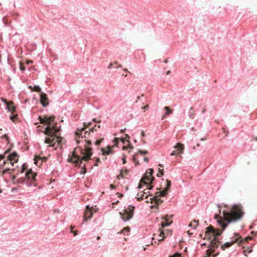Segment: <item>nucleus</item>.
Listing matches in <instances>:
<instances>
[{
  "mask_svg": "<svg viewBox=\"0 0 257 257\" xmlns=\"http://www.w3.org/2000/svg\"><path fill=\"white\" fill-rule=\"evenodd\" d=\"M144 161H145V162H148V161H149V158H147V157H145V158H144Z\"/></svg>",
  "mask_w": 257,
  "mask_h": 257,
  "instance_id": "de8ad7c7",
  "label": "nucleus"
},
{
  "mask_svg": "<svg viewBox=\"0 0 257 257\" xmlns=\"http://www.w3.org/2000/svg\"><path fill=\"white\" fill-rule=\"evenodd\" d=\"M127 172H128V171H127V170H124V172H125V173H127Z\"/></svg>",
  "mask_w": 257,
  "mask_h": 257,
  "instance_id": "774afa93",
  "label": "nucleus"
},
{
  "mask_svg": "<svg viewBox=\"0 0 257 257\" xmlns=\"http://www.w3.org/2000/svg\"><path fill=\"white\" fill-rule=\"evenodd\" d=\"M8 161H7V160L6 161H4L3 163L2 164L0 165V167H4L5 165H6V164H8Z\"/></svg>",
  "mask_w": 257,
  "mask_h": 257,
  "instance_id": "c9c22d12",
  "label": "nucleus"
},
{
  "mask_svg": "<svg viewBox=\"0 0 257 257\" xmlns=\"http://www.w3.org/2000/svg\"><path fill=\"white\" fill-rule=\"evenodd\" d=\"M100 161V160L99 158L97 159V162L94 164V166H98V162Z\"/></svg>",
  "mask_w": 257,
  "mask_h": 257,
  "instance_id": "a18cd8bd",
  "label": "nucleus"
},
{
  "mask_svg": "<svg viewBox=\"0 0 257 257\" xmlns=\"http://www.w3.org/2000/svg\"><path fill=\"white\" fill-rule=\"evenodd\" d=\"M119 176H121V177H123L121 173H120V174L119 176H117V177L119 178Z\"/></svg>",
  "mask_w": 257,
  "mask_h": 257,
  "instance_id": "13d9d810",
  "label": "nucleus"
},
{
  "mask_svg": "<svg viewBox=\"0 0 257 257\" xmlns=\"http://www.w3.org/2000/svg\"><path fill=\"white\" fill-rule=\"evenodd\" d=\"M32 63V61H26V63H27V64H29Z\"/></svg>",
  "mask_w": 257,
  "mask_h": 257,
  "instance_id": "603ef678",
  "label": "nucleus"
},
{
  "mask_svg": "<svg viewBox=\"0 0 257 257\" xmlns=\"http://www.w3.org/2000/svg\"><path fill=\"white\" fill-rule=\"evenodd\" d=\"M150 200H151V203L155 202V204L159 205L163 202V200L159 198L156 195V196L153 197L152 198H150Z\"/></svg>",
  "mask_w": 257,
  "mask_h": 257,
  "instance_id": "dca6fc26",
  "label": "nucleus"
},
{
  "mask_svg": "<svg viewBox=\"0 0 257 257\" xmlns=\"http://www.w3.org/2000/svg\"><path fill=\"white\" fill-rule=\"evenodd\" d=\"M193 222H194V223H195L196 224V225L193 226H194V228H196V226H197V225H198V224L199 220H193Z\"/></svg>",
  "mask_w": 257,
  "mask_h": 257,
  "instance_id": "e433bc0d",
  "label": "nucleus"
},
{
  "mask_svg": "<svg viewBox=\"0 0 257 257\" xmlns=\"http://www.w3.org/2000/svg\"><path fill=\"white\" fill-rule=\"evenodd\" d=\"M1 100L5 103L8 111L14 112L16 111V105L12 101H8L6 99L2 98Z\"/></svg>",
  "mask_w": 257,
  "mask_h": 257,
  "instance_id": "423d86ee",
  "label": "nucleus"
},
{
  "mask_svg": "<svg viewBox=\"0 0 257 257\" xmlns=\"http://www.w3.org/2000/svg\"><path fill=\"white\" fill-rule=\"evenodd\" d=\"M36 176L37 173H34L32 170H30L26 172L25 178L18 179L16 180V182H14V183L26 184V185L29 187L33 185L36 186V184L35 182L36 181Z\"/></svg>",
  "mask_w": 257,
  "mask_h": 257,
  "instance_id": "7ed1b4c3",
  "label": "nucleus"
},
{
  "mask_svg": "<svg viewBox=\"0 0 257 257\" xmlns=\"http://www.w3.org/2000/svg\"><path fill=\"white\" fill-rule=\"evenodd\" d=\"M159 172H160V175L159 174H157V176L158 177H160L161 176H162V175H163V172H162V171H163V169H162V170H160V169H159Z\"/></svg>",
  "mask_w": 257,
  "mask_h": 257,
  "instance_id": "f704fd0d",
  "label": "nucleus"
},
{
  "mask_svg": "<svg viewBox=\"0 0 257 257\" xmlns=\"http://www.w3.org/2000/svg\"><path fill=\"white\" fill-rule=\"evenodd\" d=\"M82 154H83V156L81 158L75 156V157L76 158V160L73 161L74 163H75L76 165L79 166L82 164L83 161H88L90 159L92 155L91 149L85 146V150L84 152L82 151Z\"/></svg>",
  "mask_w": 257,
  "mask_h": 257,
  "instance_id": "20e7f679",
  "label": "nucleus"
},
{
  "mask_svg": "<svg viewBox=\"0 0 257 257\" xmlns=\"http://www.w3.org/2000/svg\"><path fill=\"white\" fill-rule=\"evenodd\" d=\"M18 160V156L16 152H13L9 155L7 161L10 162L11 166H14V163H16Z\"/></svg>",
  "mask_w": 257,
  "mask_h": 257,
  "instance_id": "9d476101",
  "label": "nucleus"
},
{
  "mask_svg": "<svg viewBox=\"0 0 257 257\" xmlns=\"http://www.w3.org/2000/svg\"><path fill=\"white\" fill-rule=\"evenodd\" d=\"M142 135L143 137H144L145 136V134H144V132H142Z\"/></svg>",
  "mask_w": 257,
  "mask_h": 257,
  "instance_id": "e2e57ef3",
  "label": "nucleus"
},
{
  "mask_svg": "<svg viewBox=\"0 0 257 257\" xmlns=\"http://www.w3.org/2000/svg\"><path fill=\"white\" fill-rule=\"evenodd\" d=\"M170 257H181V256L179 254L175 253L173 255L170 256Z\"/></svg>",
  "mask_w": 257,
  "mask_h": 257,
  "instance_id": "4c0bfd02",
  "label": "nucleus"
},
{
  "mask_svg": "<svg viewBox=\"0 0 257 257\" xmlns=\"http://www.w3.org/2000/svg\"><path fill=\"white\" fill-rule=\"evenodd\" d=\"M189 226H193V224H192V223H191L189 225Z\"/></svg>",
  "mask_w": 257,
  "mask_h": 257,
  "instance_id": "338daca9",
  "label": "nucleus"
},
{
  "mask_svg": "<svg viewBox=\"0 0 257 257\" xmlns=\"http://www.w3.org/2000/svg\"><path fill=\"white\" fill-rule=\"evenodd\" d=\"M101 142V140H97L95 141V145L96 146H98L100 145V143Z\"/></svg>",
  "mask_w": 257,
  "mask_h": 257,
  "instance_id": "7c9ffc66",
  "label": "nucleus"
},
{
  "mask_svg": "<svg viewBox=\"0 0 257 257\" xmlns=\"http://www.w3.org/2000/svg\"><path fill=\"white\" fill-rule=\"evenodd\" d=\"M168 191V188H165L163 191H160L159 192H156V195H159V196L161 197H164L167 194Z\"/></svg>",
  "mask_w": 257,
  "mask_h": 257,
  "instance_id": "f3484780",
  "label": "nucleus"
},
{
  "mask_svg": "<svg viewBox=\"0 0 257 257\" xmlns=\"http://www.w3.org/2000/svg\"><path fill=\"white\" fill-rule=\"evenodd\" d=\"M126 163V160H125V159L124 158H123L122 159V163L124 164Z\"/></svg>",
  "mask_w": 257,
  "mask_h": 257,
  "instance_id": "3c124183",
  "label": "nucleus"
},
{
  "mask_svg": "<svg viewBox=\"0 0 257 257\" xmlns=\"http://www.w3.org/2000/svg\"><path fill=\"white\" fill-rule=\"evenodd\" d=\"M123 71H125V72H127V71H128L127 69H126V68L123 69Z\"/></svg>",
  "mask_w": 257,
  "mask_h": 257,
  "instance_id": "680f3d73",
  "label": "nucleus"
},
{
  "mask_svg": "<svg viewBox=\"0 0 257 257\" xmlns=\"http://www.w3.org/2000/svg\"><path fill=\"white\" fill-rule=\"evenodd\" d=\"M12 166V168H15V171L16 170V168L19 167V166L18 165H16L15 166V165H14V166Z\"/></svg>",
  "mask_w": 257,
  "mask_h": 257,
  "instance_id": "8fccbe9b",
  "label": "nucleus"
},
{
  "mask_svg": "<svg viewBox=\"0 0 257 257\" xmlns=\"http://www.w3.org/2000/svg\"><path fill=\"white\" fill-rule=\"evenodd\" d=\"M110 189H111V190L114 189H115V186H114V185H112V184H110Z\"/></svg>",
  "mask_w": 257,
  "mask_h": 257,
  "instance_id": "c03bdc74",
  "label": "nucleus"
},
{
  "mask_svg": "<svg viewBox=\"0 0 257 257\" xmlns=\"http://www.w3.org/2000/svg\"><path fill=\"white\" fill-rule=\"evenodd\" d=\"M92 207H90L89 205L86 206V211L84 215V220L87 221L90 219L92 216V213L91 212V209Z\"/></svg>",
  "mask_w": 257,
  "mask_h": 257,
  "instance_id": "9b49d317",
  "label": "nucleus"
},
{
  "mask_svg": "<svg viewBox=\"0 0 257 257\" xmlns=\"http://www.w3.org/2000/svg\"><path fill=\"white\" fill-rule=\"evenodd\" d=\"M47 160V158L46 157H44V158H41V161L42 162V163L43 162H46Z\"/></svg>",
  "mask_w": 257,
  "mask_h": 257,
  "instance_id": "a19ab883",
  "label": "nucleus"
},
{
  "mask_svg": "<svg viewBox=\"0 0 257 257\" xmlns=\"http://www.w3.org/2000/svg\"><path fill=\"white\" fill-rule=\"evenodd\" d=\"M164 108L166 110L167 112H171L172 111L170 107L168 106H165Z\"/></svg>",
  "mask_w": 257,
  "mask_h": 257,
  "instance_id": "72a5a7b5",
  "label": "nucleus"
},
{
  "mask_svg": "<svg viewBox=\"0 0 257 257\" xmlns=\"http://www.w3.org/2000/svg\"><path fill=\"white\" fill-rule=\"evenodd\" d=\"M114 66H115L116 68H121L122 67L121 65L118 64V63L117 64H114Z\"/></svg>",
  "mask_w": 257,
  "mask_h": 257,
  "instance_id": "58836bf2",
  "label": "nucleus"
},
{
  "mask_svg": "<svg viewBox=\"0 0 257 257\" xmlns=\"http://www.w3.org/2000/svg\"><path fill=\"white\" fill-rule=\"evenodd\" d=\"M11 178H12V181H14L15 180V179H16V176H15L13 175V176L11 177Z\"/></svg>",
  "mask_w": 257,
  "mask_h": 257,
  "instance_id": "49530a36",
  "label": "nucleus"
},
{
  "mask_svg": "<svg viewBox=\"0 0 257 257\" xmlns=\"http://www.w3.org/2000/svg\"><path fill=\"white\" fill-rule=\"evenodd\" d=\"M102 151L103 155H108L112 154L113 153V151L109 147H107L106 149H102Z\"/></svg>",
  "mask_w": 257,
  "mask_h": 257,
  "instance_id": "a211bd4d",
  "label": "nucleus"
},
{
  "mask_svg": "<svg viewBox=\"0 0 257 257\" xmlns=\"http://www.w3.org/2000/svg\"><path fill=\"white\" fill-rule=\"evenodd\" d=\"M141 98V96H138L137 99L136 100V102H138V100Z\"/></svg>",
  "mask_w": 257,
  "mask_h": 257,
  "instance_id": "864d4df0",
  "label": "nucleus"
},
{
  "mask_svg": "<svg viewBox=\"0 0 257 257\" xmlns=\"http://www.w3.org/2000/svg\"><path fill=\"white\" fill-rule=\"evenodd\" d=\"M170 225V223L168 222L167 220H165L164 222H161V225L162 227L165 226H168Z\"/></svg>",
  "mask_w": 257,
  "mask_h": 257,
  "instance_id": "b1692460",
  "label": "nucleus"
},
{
  "mask_svg": "<svg viewBox=\"0 0 257 257\" xmlns=\"http://www.w3.org/2000/svg\"><path fill=\"white\" fill-rule=\"evenodd\" d=\"M220 215L215 214L214 218L217 220L220 229H215L212 226L206 228V235L211 239L210 244L213 248L217 247L219 241L217 237L220 235L223 230L227 227L228 224L234 223L241 219L244 213L240 205H234L228 210H223L221 212L219 210Z\"/></svg>",
  "mask_w": 257,
  "mask_h": 257,
  "instance_id": "f257e3e1",
  "label": "nucleus"
},
{
  "mask_svg": "<svg viewBox=\"0 0 257 257\" xmlns=\"http://www.w3.org/2000/svg\"><path fill=\"white\" fill-rule=\"evenodd\" d=\"M10 118L11 119V120L12 121H13L14 122L18 121L19 119V118H18L17 114L12 115L10 116Z\"/></svg>",
  "mask_w": 257,
  "mask_h": 257,
  "instance_id": "4be33fe9",
  "label": "nucleus"
},
{
  "mask_svg": "<svg viewBox=\"0 0 257 257\" xmlns=\"http://www.w3.org/2000/svg\"><path fill=\"white\" fill-rule=\"evenodd\" d=\"M148 108H149V105L148 104H147L145 106L142 107V108L143 109L144 111L148 110Z\"/></svg>",
  "mask_w": 257,
  "mask_h": 257,
  "instance_id": "2f4dec72",
  "label": "nucleus"
},
{
  "mask_svg": "<svg viewBox=\"0 0 257 257\" xmlns=\"http://www.w3.org/2000/svg\"><path fill=\"white\" fill-rule=\"evenodd\" d=\"M7 167L6 169L3 171V174H6V173H10L11 174L13 172L15 171V168H12L11 165L10 163V162H8V164H6Z\"/></svg>",
  "mask_w": 257,
  "mask_h": 257,
  "instance_id": "4468645a",
  "label": "nucleus"
},
{
  "mask_svg": "<svg viewBox=\"0 0 257 257\" xmlns=\"http://www.w3.org/2000/svg\"><path fill=\"white\" fill-rule=\"evenodd\" d=\"M153 188V186H150L148 187L146 190H145L140 195L139 194H137V197H136L138 200L140 201L141 199H143L145 197V198H147L149 196L151 195L149 190H151Z\"/></svg>",
  "mask_w": 257,
  "mask_h": 257,
  "instance_id": "6e6552de",
  "label": "nucleus"
},
{
  "mask_svg": "<svg viewBox=\"0 0 257 257\" xmlns=\"http://www.w3.org/2000/svg\"><path fill=\"white\" fill-rule=\"evenodd\" d=\"M114 64H117V62H114L113 63H111L109 64V65L108 66V68L110 69L112 66H113L114 65Z\"/></svg>",
  "mask_w": 257,
  "mask_h": 257,
  "instance_id": "473e14b6",
  "label": "nucleus"
},
{
  "mask_svg": "<svg viewBox=\"0 0 257 257\" xmlns=\"http://www.w3.org/2000/svg\"><path fill=\"white\" fill-rule=\"evenodd\" d=\"M154 172V171L152 169H148L145 174V176L144 177V180L142 181V182H143L145 184H148V182L146 181L149 182H152L154 180V177H152V175Z\"/></svg>",
  "mask_w": 257,
  "mask_h": 257,
  "instance_id": "0eeeda50",
  "label": "nucleus"
},
{
  "mask_svg": "<svg viewBox=\"0 0 257 257\" xmlns=\"http://www.w3.org/2000/svg\"><path fill=\"white\" fill-rule=\"evenodd\" d=\"M86 173V165L84 164L82 167V171L80 172V174H84Z\"/></svg>",
  "mask_w": 257,
  "mask_h": 257,
  "instance_id": "a878e982",
  "label": "nucleus"
},
{
  "mask_svg": "<svg viewBox=\"0 0 257 257\" xmlns=\"http://www.w3.org/2000/svg\"><path fill=\"white\" fill-rule=\"evenodd\" d=\"M71 232L73 233L74 236H76V235L78 234V233H77V231H74L73 230H71Z\"/></svg>",
  "mask_w": 257,
  "mask_h": 257,
  "instance_id": "79ce46f5",
  "label": "nucleus"
},
{
  "mask_svg": "<svg viewBox=\"0 0 257 257\" xmlns=\"http://www.w3.org/2000/svg\"><path fill=\"white\" fill-rule=\"evenodd\" d=\"M159 166L160 167H163V165H162V164H160L159 165Z\"/></svg>",
  "mask_w": 257,
  "mask_h": 257,
  "instance_id": "0e129e2a",
  "label": "nucleus"
},
{
  "mask_svg": "<svg viewBox=\"0 0 257 257\" xmlns=\"http://www.w3.org/2000/svg\"><path fill=\"white\" fill-rule=\"evenodd\" d=\"M84 130H85V128L82 127L81 129L78 130L77 131H76L75 132V135L78 136H81V138H83V137H86L85 135H84L83 136V134H82V133L83 131H84Z\"/></svg>",
  "mask_w": 257,
  "mask_h": 257,
  "instance_id": "aec40b11",
  "label": "nucleus"
},
{
  "mask_svg": "<svg viewBox=\"0 0 257 257\" xmlns=\"http://www.w3.org/2000/svg\"><path fill=\"white\" fill-rule=\"evenodd\" d=\"M142 185H141V184H140V185H139L138 188H142Z\"/></svg>",
  "mask_w": 257,
  "mask_h": 257,
  "instance_id": "69168bd1",
  "label": "nucleus"
},
{
  "mask_svg": "<svg viewBox=\"0 0 257 257\" xmlns=\"http://www.w3.org/2000/svg\"><path fill=\"white\" fill-rule=\"evenodd\" d=\"M39 119L41 123L47 124L48 126L45 128L44 134L49 138L45 139V143L50 144L52 146H54L58 142L55 138L57 134L60 131V126H58V123L55 121V118L53 115L49 116L44 115V117L39 116Z\"/></svg>",
  "mask_w": 257,
  "mask_h": 257,
  "instance_id": "f03ea898",
  "label": "nucleus"
},
{
  "mask_svg": "<svg viewBox=\"0 0 257 257\" xmlns=\"http://www.w3.org/2000/svg\"><path fill=\"white\" fill-rule=\"evenodd\" d=\"M130 228L129 227H124L122 230H121V233L124 234H127L128 232L130 231Z\"/></svg>",
  "mask_w": 257,
  "mask_h": 257,
  "instance_id": "5701e85b",
  "label": "nucleus"
},
{
  "mask_svg": "<svg viewBox=\"0 0 257 257\" xmlns=\"http://www.w3.org/2000/svg\"><path fill=\"white\" fill-rule=\"evenodd\" d=\"M135 206L129 205L128 207L124 210L123 212H120L121 217L123 221L128 220L133 217Z\"/></svg>",
  "mask_w": 257,
  "mask_h": 257,
  "instance_id": "39448f33",
  "label": "nucleus"
},
{
  "mask_svg": "<svg viewBox=\"0 0 257 257\" xmlns=\"http://www.w3.org/2000/svg\"><path fill=\"white\" fill-rule=\"evenodd\" d=\"M92 120H93V121H94V122H100V120H97V119H96V118H93V119H92Z\"/></svg>",
  "mask_w": 257,
  "mask_h": 257,
  "instance_id": "09e8293b",
  "label": "nucleus"
},
{
  "mask_svg": "<svg viewBox=\"0 0 257 257\" xmlns=\"http://www.w3.org/2000/svg\"><path fill=\"white\" fill-rule=\"evenodd\" d=\"M161 231H164V232H165V237L166 236L169 235V234H170L171 233V232H172V231L171 230H169V229L161 230Z\"/></svg>",
  "mask_w": 257,
  "mask_h": 257,
  "instance_id": "393cba45",
  "label": "nucleus"
},
{
  "mask_svg": "<svg viewBox=\"0 0 257 257\" xmlns=\"http://www.w3.org/2000/svg\"><path fill=\"white\" fill-rule=\"evenodd\" d=\"M40 101L43 106L46 107L48 105V98L47 95L43 92L40 94Z\"/></svg>",
  "mask_w": 257,
  "mask_h": 257,
  "instance_id": "ddd939ff",
  "label": "nucleus"
},
{
  "mask_svg": "<svg viewBox=\"0 0 257 257\" xmlns=\"http://www.w3.org/2000/svg\"><path fill=\"white\" fill-rule=\"evenodd\" d=\"M236 236L234 238H232L231 241L230 242H225L224 244H223L222 245H221V248L222 249H225L226 248H228L229 247L231 246L232 244H233L234 242H236L239 238V236L236 234Z\"/></svg>",
  "mask_w": 257,
  "mask_h": 257,
  "instance_id": "f8f14e48",
  "label": "nucleus"
},
{
  "mask_svg": "<svg viewBox=\"0 0 257 257\" xmlns=\"http://www.w3.org/2000/svg\"><path fill=\"white\" fill-rule=\"evenodd\" d=\"M71 230H73V229L74 228V226H71Z\"/></svg>",
  "mask_w": 257,
  "mask_h": 257,
  "instance_id": "052dcab7",
  "label": "nucleus"
},
{
  "mask_svg": "<svg viewBox=\"0 0 257 257\" xmlns=\"http://www.w3.org/2000/svg\"><path fill=\"white\" fill-rule=\"evenodd\" d=\"M170 186H171V183L170 182H169L168 181L167 182V187H166V188H168V190L169 189L170 187Z\"/></svg>",
  "mask_w": 257,
  "mask_h": 257,
  "instance_id": "ea45409f",
  "label": "nucleus"
},
{
  "mask_svg": "<svg viewBox=\"0 0 257 257\" xmlns=\"http://www.w3.org/2000/svg\"><path fill=\"white\" fill-rule=\"evenodd\" d=\"M20 68L22 71H24L25 70V67L22 63H20Z\"/></svg>",
  "mask_w": 257,
  "mask_h": 257,
  "instance_id": "c756f323",
  "label": "nucleus"
},
{
  "mask_svg": "<svg viewBox=\"0 0 257 257\" xmlns=\"http://www.w3.org/2000/svg\"><path fill=\"white\" fill-rule=\"evenodd\" d=\"M125 130V128L123 129V130H120V132L121 133H124V131Z\"/></svg>",
  "mask_w": 257,
  "mask_h": 257,
  "instance_id": "5fc2aeb1",
  "label": "nucleus"
},
{
  "mask_svg": "<svg viewBox=\"0 0 257 257\" xmlns=\"http://www.w3.org/2000/svg\"><path fill=\"white\" fill-rule=\"evenodd\" d=\"M4 157L3 156H0V160H2V159H4Z\"/></svg>",
  "mask_w": 257,
  "mask_h": 257,
  "instance_id": "bf43d9fd",
  "label": "nucleus"
},
{
  "mask_svg": "<svg viewBox=\"0 0 257 257\" xmlns=\"http://www.w3.org/2000/svg\"><path fill=\"white\" fill-rule=\"evenodd\" d=\"M34 163L37 166H41L42 164V162L41 161V157H36L34 159Z\"/></svg>",
  "mask_w": 257,
  "mask_h": 257,
  "instance_id": "6ab92c4d",
  "label": "nucleus"
},
{
  "mask_svg": "<svg viewBox=\"0 0 257 257\" xmlns=\"http://www.w3.org/2000/svg\"><path fill=\"white\" fill-rule=\"evenodd\" d=\"M138 152L142 155H145L148 153V152L147 151H142L141 150H139Z\"/></svg>",
  "mask_w": 257,
  "mask_h": 257,
  "instance_id": "c85d7f7f",
  "label": "nucleus"
},
{
  "mask_svg": "<svg viewBox=\"0 0 257 257\" xmlns=\"http://www.w3.org/2000/svg\"><path fill=\"white\" fill-rule=\"evenodd\" d=\"M171 73V71L170 70L168 71L166 73L167 75H169Z\"/></svg>",
  "mask_w": 257,
  "mask_h": 257,
  "instance_id": "6e6d98bb",
  "label": "nucleus"
},
{
  "mask_svg": "<svg viewBox=\"0 0 257 257\" xmlns=\"http://www.w3.org/2000/svg\"><path fill=\"white\" fill-rule=\"evenodd\" d=\"M87 144H88V145H91V142H90V141H87Z\"/></svg>",
  "mask_w": 257,
  "mask_h": 257,
  "instance_id": "4d7b16f0",
  "label": "nucleus"
},
{
  "mask_svg": "<svg viewBox=\"0 0 257 257\" xmlns=\"http://www.w3.org/2000/svg\"><path fill=\"white\" fill-rule=\"evenodd\" d=\"M99 127H100V125H95V126L94 127H91L90 128H89V130L90 131L93 132L94 130L97 131V128H99Z\"/></svg>",
  "mask_w": 257,
  "mask_h": 257,
  "instance_id": "bb28decb",
  "label": "nucleus"
},
{
  "mask_svg": "<svg viewBox=\"0 0 257 257\" xmlns=\"http://www.w3.org/2000/svg\"><path fill=\"white\" fill-rule=\"evenodd\" d=\"M130 136L128 135H125V138H121L120 140H121V141L124 143V142H125V139H130Z\"/></svg>",
  "mask_w": 257,
  "mask_h": 257,
  "instance_id": "cd10ccee",
  "label": "nucleus"
},
{
  "mask_svg": "<svg viewBox=\"0 0 257 257\" xmlns=\"http://www.w3.org/2000/svg\"><path fill=\"white\" fill-rule=\"evenodd\" d=\"M165 238V232L164 231H161V230H160V234H159L158 236L155 238L154 237H153L152 239L153 240H158L159 242H160V241H162L164 240Z\"/></svg>",
  "mask_w": 257,
  "mask_h": 257,
  "instance_id": "2eb2a0df",
  "label": "nucleus"
},
{
  "mask_svg": "<svg viewBox=\"0 0 257 257\" xmlns=\"http://www.w3.org/2000/svg\"><path fill=\"white\" fill-rule=\"evenodd\" d=\"M248 253H250L251 251H252V249L251 248L249 247V248H247L246 250Z\"/></svg>",
  "mask_w": 257,
  "mask_h": 257,
  "instance_id": "37998d69",
  "label": "nucleus"
},
{
  "mask_svg": "<svg viewBox=\"0 0 257 257\" xmlns=\"http://www.w3.org/2000/svg\"><path fill=\"white\" fill-rule=\"evenodd\" d=\"M29 88L33 91L40 92L41 91V88L39 86L35 85L33 88L31 86H29Z\"/></svg>",
  "mask_w": 257,
  "mask_h": 257,
  "instance_id": "412c9836",
  "label": "nucleus"
},
{
  "mask_svg": "<svg viewBox=\"0 0 257 257\" xmlns=\"http://www.w3.org/2000/svg\"><path fill=\"white\" fill-rule=\"evenodd\" d=\"M174 148L176 149V151H173L171 153V156H174L176 154L180 155L183 153L184 146L183 144L178 143L174 146Z\"/></svg>",
  "mask_w": 257,
  "mask_h": 257,
  "instance_id": "1a4fd4ad",
  "label": "nucleus"
}]
</instances>
